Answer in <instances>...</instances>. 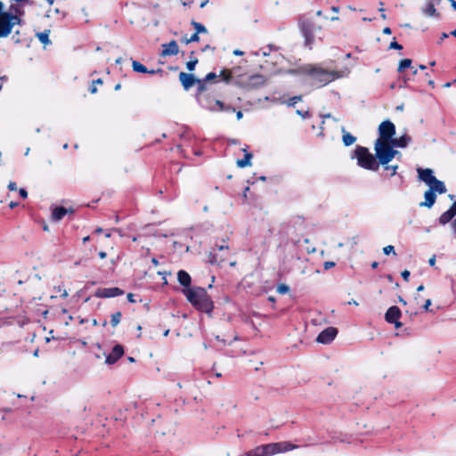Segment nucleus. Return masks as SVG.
Instances as JSON below:
<instances>
[{"mask_svg": "<svg viewBox=\"0 0 456 456\" xmlns=\"http://www.w3.org/2000/svg\"><path fill=\"white\" fill-rule=\"evenodd\" d=\"M395 134V126L390 120H385L379 126V138L374 144V150L379 152L382 159H387L394 153H399L398 151L391 149L389 143Z\"/></svg>", "mask_w": 456, "mask_h": 456, "instance_id": "f257e3e1", "label": "nucleus"}, {"mask_svg": "<svg viewBox=\"0 0 456 456\" xmlns=\"http://www.w3.org/2000/svg\"><path fill=\"white\" fill-rule=\"evenodd\" d=\"M187 300L198 311L210 314L214 309V303L207 290L201 287L183 289Z\"/></svg>", "mask_w": 456, "mask_h": 456, "instance_id": "f03ea898", "label": "nucleus"}, {"mask_svg": "<svg viewBox=\"0 0 456 456\" xmlns=\"http://www.w3.org/2000/svg\"><path fill=\"white\" fill-rule=\"evenodd\" d=\"M354 157L357 159V164L362 168L378 171L379 159L376 154L373 155L370 152L369 149L361 145H357L354 149Z\"/></svg>", "mask_w": 456, "mask_h": 456, "instance_id": "7ed1b4c3", "label": "nucleus"}, {"mask_svg": "<svg viewBox=\"0 0 456 456\" xmlns=\"http://www.w3.org/2000/svg\"><path fill=\"white\" fill-rule=\"evenodd\" d=\"M312 83L319 86H325L336 79L335 72L322 68L312 67L307 70Z\"/></svg>", "mask_w": 456, "mask_h": 456, "instance_id": "20e7f679", "label": "nucleus"}, {"mask_svg": "<svg viewBox=\"0 0 456 456\" xmlns=\"http://www.w3.org/2000/svg\"><path fill=\"white\" fill-rule=\"evenodd\" d=\"M4 8V5L0 1V38L7 37L12 33L13 27L17 25L13 20H18L11 13H5Z\"/></svg>", "mask_w": 456, "mask_h": 456, "instance_id": "39448f33", "label": "nucleus"}, {"mask_svg": "<svg viewBox=\"0 0 456 456\" xmlns=\"http://www.w3.org/2000/svg\"><path fill=\"white\" fill-rule=\"evenodd\" d=\"M279 444H267L256 446V448L247 452L245 456H272L278 453L281 449Z\"/></svg>", "mask_w": 456, "mask_h": 456, "instance_id": "423d86ee", "label": "nucleus"}, {"mask_svg": "<svg viewBox=\"0 0 456 456\" xmlns=\"http://www.w3.org/2000/svg\"><path fill=\"white\" fill-rule=\"evenodd\" d=\"M124 294V290L118 287L113 288H99L96 289L94 293V297L98 298H109V297H116L118 296H122Z\"/></svg>", "mask_w": 456, "mask_h": 456, "instance_id": "0eeeda50", "label": "nucleus"}, {"mask_svg": "<svg viewBox=\"0 0 456 456\" xmlns=\"http://www.w3.org/2000/svg\"><path fill=\"white\" fill-rule=\"evenodd\" d=\"M300 28L305 39L307 45H311L314 39V24L311 20H304L300 23Z\"/></svg>", "mask_w": 456, "mask_h": 456, "instance_id": "6e6552de", "label": "nucleus"}, {"mask_svg": "<svg viewBox=\"0 0 456 456\" xmlns=\"http://www.w3.org/2000/svg\"><path fill=\"white\" fill-rule=\"evenodd\" d=\"M338 334V330L335 327H328L320 332L316 341L322 344H329L334 340Z\"/></svg>", "mask_w": 456, "mask_h": 456, "instance_id": "1a4fd4ad", "label": "nucleus"}, {"mask_svg": "<svg viewBox=\"0 0 456 456\" xmlns=\"http://www.w3.org/2000/svg\"><path fill=\"white\" fill-rule=\"evenodd\" d=\"M396 154L397 153H394L393 155L389 156L387 159L384 160L382 159L379 152H376V157L379 159V167L381 165L383 166L386 171H390V176H394L398 169V165H389V162L393 160Z\"/></svg>", "mask_w": 456, "mask_h": 456, "instance_id": "9d476101", "label": "nucleus"}, {"mask_svg": "<svg viewBox=\"0 0 456 456\" xmlns=\"http://www.w3.org/2000/svg\"><path fill=\"white\" fill-rule=\"evenodd\" d=\"M124 354V346L122 345H116L113 346L111 352L106 356L105 362L108 364L116 363Z\"/></svg>", "mask_w": 456, "mask_h": 456, "instance_id": "9b49d317", "label": "nucleus"}, {"mask_svg": "<svg viewBox=\"0 0 456 456\" xmlns=\"http://www.w3.org/2000/svg\"><path fill=\"white\" fill-rule=\"evenodd\" d=\"M179 80L184 90H189L191 87L195 86L196 82H198V78L195 77L193 74H189L185 72H180Z\"/></svg>", "mask_w": 456, "mask_h": 456, "instance_id": "f8f14e48", "label": "nucleus"}, {"mask_svg": "<svg viewBox=\"0 0 456 456\" xmlns=\"http://www.w3.org/2000/svg\"><path fill=\"white\" fill-rule=\"evenodd\" d=\"M402 312L400 308L396 305H393L387 310L385 314V320L387 323H392L397 320H400Z\"/></svg>", "mask_w": 456, "mask_h": 456, "instance_id": "ddd939ff", "label": "nucleus"}, {"mask_svg": "<svg viewBox=\"0 0 456 456\" xmlns=\"http://www.w3.org/2000/svg\"><path fill=\"white\" fill-rule=\"evenodd\" d=\"M179 53V46L175 40H172L167 44L162 45L161 56L176 55Z\"/></svg>", "mask_w": 456, "mask_h": 456, "instance_id": "4468645a", "label": "nucleus"}, {"mask_svg": "<svg viewBox=\"0 0 456 456\" xmlns=\"http://www.w3.org/2000/svg\"><path fill=\"white\" fill-rule=\"evenodd\" d=\"M5 13H11L12 17H15L18 20H13L17 25L21 24V16L24 15L23 8L18 4H12L9 6L8 11Z\"/></svg>", "mask_w": 456, "mask_h": 456, "instance_id": "2eb2a0df", "label": "nucleus"}, {"mask_svg": "<svg viewBox=\"0 0 456 456\" xmlns=\"http://www.w3.org/2000/svg\"><path fill=\"white\" fill-rule=\"evenodd\" d=\"M417 172H418L419 179L423 181L427 185H428L433 181V179L436 177L433 175V170L430 168H420L419 167L417 169Z\"/></svg>", "mask_w": 456, "mask_h": 456, "instance_id": "dca6fc26", "label": "nucleus"}, {"mask_svg": "<svg viewBox=\"0 0 456 456\" xmlns=\"http://www.w3.org/2000/svg\"><path fill=\"white\" fill-rule=\"evenodd\" d=\"M428 190L438 194H444L447 191L444 183L438 180L436 177H435L433 181L428 184Z\"/></svg>", "mask_w": 456, "mask_h": 456, "instance_id": "f3484780", "label": "nucleus"}, {"mask_svg": "<svg viewBox=\"0 0 456 456\" xmlns=\"http://www.w3.org/2000/svg\"><path fill=\"white\" fill-rule=\"evenodd\" d=\"M425 200L419 203V207H425L430 208L434 206L436 200V193L428 190L424 193Z\"/></svg>", "mask_w": 456, "mask_h": 456, "instance_id": "a211bd4d", "label": "nucleus"}, {"mask_svg": "<svg viewBox=\"0 0 456 456\" xmlns=\"http://www.w3.org/2000/svg\"><path fill=\"white\" fill-rule=\"evenodd\" d=\"M74 210L72 208L68 209L64 207H56L53 209L52 219L53 221H60L64 217L65 215L68 213L72 214Z\"/></svg>", "mask_w": 456, "mask_h": 456, "instance_id": "6ab92c4d", "label": "nucleus"}, {"mask_svg": "<svg viewBox=\"0 0 456 456\" xmlns=\"http://www.w3.org/2000/svg\"><path fill=\"white\" fill-rule=\"evenodd\" d=\"M177 280L179 283L184 287L183 289H191V278L186 271L180 270L177 273Z\"/></svg>", "mask_w": 456, "mask_h": 456, "instance_id": "aec40b11", "label": "nucleus"}, {"mask_svg": "<svg viewBox=\"0 0 456 456\" xmlns=\"http://www.w3.org/2000/svg\"><path fill=\"white\" fill-rule=\"evenodd\" d=\"M411 140V139L409 135L403 134L399 138H393L389 143H391V149H394L395 147L404 148L408 145Z\"/></svg>", "mask_w": 456, "mask_h": 456, "instance_id": "412c9836", "label": "nucleus"}, {"mask_svg": "<svg viewBox=\"0 0 456 456\" xmlns=\"http://www.w3.org/2000/svg\"><path fill=\"white\" fill-rule=\"evenodd\" d=\"M267 79L261 74H256L249 77L248 83L254 87H260L266 84Z\"/></svg>", "mask_w": 456, "mask_h": 456, "instance_id": "4be33fe9", "label": "nucleus"}, {"mask_svg": "<svg viewBox=\"0 0 456 456\" xmlns=\"http://www.w3.org/2000/svg\"><path fill=\"white\" fill-rule=\"evenodd\" d=\"M455 215L450 210L444 212L438 218V222L441 225H445L448 223H452L454 219Z\"/></svg>", "mask_w": 456, "mask_h": 456, "instance_id": "5701e85b", "label": "nucleus"}, {"mask_svg": "<svg viewBox=\"0 0 456 456\" xmlns=\"http://www.w3.org/2000/svg\"><path fill=\"white\" fill-rule=\"evenodd\" d=\"M252 157H253L252 153L246 151L244 158L237 160V162H236L237 166L240 168H243L246 167H250Z\"/></svg>", "mask_w": 456, "mask_h": 456, "instance_id": "b1692460", "label": "nucleus"}, {"mask_svg": "<svg viewBox=\"0 0 456 456\" xmlns=\"http://www.w3.org/2000/svg\"><path fill=\"white\" fill-rule=\"evenodd\" d=\"M411 59H403L400 61L399 62V66H398V69H397V71L399 73H402L405 69L407 68H411L413 70H412V74L415 75L417 74V69H413V67H411Z\"/></svg>", "mask_w": 456, "mask_h": 456, "instance_id": "393cba45", "label": "nucleus"}, {"mask_svg": "<svg viewBox=\"0 0 456 456\" xmlns=\"http://www.w3.org/2000/svg\"><path fill=\"white\" fill-rule=\"evenodd\" d=\"M342 132H343L342 142L345 146H350L355 142V141H356L355 136H354L353 134H351L348 132H346L344 128L342 129Z\"/></svg>", "mask_w": 456, "mask_h": 456, "instance_id": "a878e982", "label": "nucleus"}, {"mask_svg": "<svg viewBox=\"0 0 456 456\" xmlns=\"http://www.w3.org/2000/svg\"><path fill=\"white\" fill-rule=\"evenodd\" d=\"M208 108L211 110H217V111H227L230 110V107H225L224 102L219 100H216L214 102V105L209 106Z\"/></svg>", "mask_w": 456, "mask_h": 456, "instance_id": "bb28decb", "label": "nucleus"}, {"mask_svg": "<svg viewBox=\"0 0 456 456\" xmlns=\"http://www.w3.org/2000/svg\"><path fill=\"white\" fill-rule=\"evenodd\" d=\"M424 12L428 16H435L436 18L440 17V13L436 11L434 4L429 3L427 7L424 9Z\"/></svg>", "mask_w": 456, "mask_h": 456, "instance_id": "cd10ccee", "label": "nucleus"}, {"mask_svg": "<svg viewBox=\"0 0 456 456\" xmlns=\"http://www.w3.org/2000/svg\"><path fill=\"white\" fill-rule=\"evenodd\" d=\"M132 68L134 72H138V73L148 72V69L143 64H142L141 62H139L137 61H133Z\"/></svg>", "mask_w": 456, "mask_h": 456, "instance_id": "c85d7f7f", "label": "nucleus"}, {"mask_svg": "<svg viewBox=\"0 0 456 456\" xmlns=\"http://www.w3.org/2000/svg\"><path fill=\"white\" fill-rule=\"evenodd\" d=\"M122 313L118 311L110 315V325L115 328L121 321Z\"/></svg>", "mask_w": 456, "mask_h": 456, "instance_id": "c756f323", "label": "nucleus"}, {"mask_svg": "<svg viewBox=\"0 0 456 456\" xmlns=\"http://www.w3.org/2000/svg\"><path fill=\"white\" fill-rule=\"evenodd\" d=\"M219 77H222V79L224 81H225L226 83H229L232 77V70L231 69H224L221 72H220V75Z\"/></svg>", "mask_w": 456, "mask_h": 456, "instance_id": "7c9ffc66", "label": "nucleus"}, {"mask_svg": "<svg viewBox=\"0 0 456 456\" xmlns=\"http://www.w3.org/2000/svg\"><path fill=\"white\" fill-rule=\"evenodd\" d=\"M197 86V94H201L203 92L207 90V82L203 79L198 78V82L195 84Z\"/></svg>", "mask_w": 456, "mask_h": 456, "instance_id": "2f4dec72", "label": "nucleus"}, {"mask_svg": "<svg viewBox=\"0 0 456 456\" xmlns=\"http://www.w3.org/2000/svg\"><path fill=\"white\" fill-rule=\"evenodd\" d=\"M103 81L102 78H97L95 80H93L90 86H89V92L91 94H96L97 93V85H102Z\"/></svg>", "mask_w": 456, "mask_h": 456, "instance_id": "473e14b6", "label": "nucleus"}, {"mask_svg": "<svg viewBox=\"0 0 456 456\" xmlns=\"http://www.w3.org/2000/svg\"><path fill=\"white\" fill-rule=\"evenodd\" d=\"M191 25L194 27L195 33H197V34L206 33L207 32L206 27L203 24L200 23V22L192 20L191 21Z\"/></svg>", "mask_w": 456, "mask_h": 456, "instance_id": "72a5a7b5", "label": "nucleus"}, {"mask_svg": "<svg viewBox=\"0 0 456 456\" xmlns=\"http://www.w3.org/2000/svg\"><path fill=\"white\" fill-rule=\"evenodd\" d=\"M279 444H281V451L278 452H288V451H290V450H293L295 449L297 446L294 445V444H291L290 443H288V442H283V443H278Z\"/></svg>", "mask_w": 456, "mask_h": 456, "instance_id": "f704fd0d", "label": "nucleus"}, {"mask_svg": "<svg viewBox=\"0 0 456 456\" xmlns=\"http://www.w3.org/2000/svg\"><path fill=\"white\" fill-rule=\"evenodd\" d=\"M224 259L218 257V254L217 253L211 254L210 263L212 265H222L224 264Z\"/></svg>", "mask_w": 456, "mask_h": 456, "instance_id": "c9c22d12", "label": "nucleus"}, {"mask_svg": "<svg viewBox=\"0 0 456 456\" xmlns=\"http://www.w3.org/2000/svg\"><path fill=\"white\" fill-rule=\"evenodd\" d=\"M37 38L44 45H47L48 43H50L48 33L45 32V31L38 33L37 34Z\"/></svg>", "mask_w": 456, "mask_h": 456, "instance_id": "e433bc0d", "label": "nucleus"}, {"mask_svg": "<svg viewBox=\"0 0 456 456\" xmlns=\"http://www.w3.org/2000/svg\"><path fill=\"white\" fill-rule=\"evenodd\" d=\"M218 76L215 72H209L207 74V76L203 78L205 82H216Z\"/></svg>", "mask_w": 456, "mask_h": 456, "instance_id": "4c0bfd02", "label": "nucleus"}, {"mask_svg": "<svg viewBox=\"0 0 456 456\" xmlns=\"http://www.w3.org/2000/svg\"><path fill=\"white\" fill-rule=\"evenodd\" d=\"M302 101V95H296L289 99L288 106H295L296 103Z\"/></svg>", "mask_w": 456, "mask_h": 456, "instance_id": "58836bf2", "label": "nucleus"}, {"mask_svg": "<svg viewBox=\"0 0 456 456\" xmlns=\"http://www.w3.org/2000/svg\"><path fill=\"white\" fill-rule=\"evenodd\" d=\"M198 59L197 58H194L193 60H191L189 61L187 63H186V68L189 71H193L195 69V67L198 63Z\"/></svg>", "mask_w": 456, "mask_h": 456, "instance_id": "ea45409f", "label": "nucleus"}, {"mask_svg": "<svg viewBox=\"0 0 456 456\" xmlns=\"http://www.w3.org/2000/svg\"><path fill=\"white\" fill-rule=\"evenodd\" d=\"M54 290L57 293H59L60 297H61L65 298L69 296L67 290L62 286L54 287Z\"/></svg>", "mask_w": 456, "mask_h": 456, "instance_id": "a19ab883", "label": "nucleus"}, {"mask_svg": "<svg viewBox=\"0 0 456 456\" xmlns=\"http://www.w3.org/2000/svg\"><path fill=\"white\" fill-rule=\"evenodd\" d=\"M289 291V287L284 283L278 285L277 292L280 294H286Z\"/></svg>", "mask_w": 456, "mask_h": 456, "instance_id": "79ce46f5", "label": "nucleus"}, {"mask_svg": "<svg viewBox=\"0 0 456 456\" xmlns=\"http://www.w3.org/2000/svg\"><path fill=\"white\" fill-rule=\"evenodd\" d=\"M383 252L386 255H389V254L393 253L395 256H396V253L395 251V247L392 246V245H388V246L384 247L383 248Z\"/></svg>", "mask_w": 456, "mask_h": 456, "instance_id": "37998d69", "label": "nucleus"}, {"mask_svg": "<svg viewBox=\"0 0 456 456\" xmlns=\"http://www.w3.org/2000/svg\"><path fill=\"white\" fill-rule=\"evenodd\" d=\"M389 49L402 50L403 45L397 43L395 40H394L390 43Z\"/></svg>", "mask_w": 456, "mask_h": 456, "instance_id": "c03bdc74", "label": "nucleus"}, {"mask_svg": "<svg viewBox=\"0 0 456 456\" xmlns=\"http://www.w3.org/2000/svg\"><path fill=\"white\" fill-rule=\"evenodd\" d=\"M431 305V299H427L425 301V304L423 305V308L426 312H432V310L429 309V306Z\"/></svg>", "mask_w": 456, "mask_h": 456, "instance_id": "a18cd8bd", "label": "nucleus"}, {"mask_svg": "<svg viewBox=\"0 0 456 456\" xmlns=\"http://www.w3.org/2000/svg\"><path fill=\"white\" fill-rule=\"evenodd\" d=\"M200 40V37H199V34L197 33H193L190 37H189V41H191V43L192 42H198Z\"/></svg>", "mask_w": 456, "mask_h": 456, "instance_id": "49530a36", "label": "nucleus"}, {"mask_svg": "<svg viewBox=\"0 0 456 456\" xmlns=\"http://www.w3.org/2000/svg\"><path fill=\"white\" fill-rule=\"evenodd\" d=\"M402 277L403 278V280L405 281H409V277H410V272L408 270H404L401 273Z\"/></svg>", "mask_w": 456, "mask_h": 456, "instance_id": "de8ad7c7", "label": "nucleus"}, {"mask_svg": "<svg viewBox=\"0 0 456 456\" xmlns=\"http://www.w3.org/2000/svg\"><path fill=\"white\" fill-rule=\"evenodd\" d=\"M297 114L301 116L304 118H306V117H309V111L308 110L303 111V110H297Z\"/></svg>", "mask_w": 456, "mask_h": 456, "instance_id": "09e8293b", "label": "nucleus"}, {"mask_svg": "<svg viewBox=\"0 0 456 456\" xmlns=\"http://www.w3.org/2000/svg\"><path fill=\"white\" fill-rule=\"evenodd\" d=\"M8 189L10 191H16L17 190V184L15 182H10L8 184Z\"/></svg>", "mask_w": 456, "mask_h": 456, "instance_id": "8fccbe9b", "label": "nucleus"}, {"mask_svg": "<svg viewBox=\"0 0 456 456\" xmlns=\"http://www.w3.org/2000/svg\"><path fill=\"white\" fill-rule=\"evenodd\" d=\"M452 232L454 235H456V218L450 224Z\"/></svg>", "mask_w": 456, "mask_h": 456, "instance_id": "3c124183", "label": "nucleus"}, {"mask_svg": "<svg viewBox=\"0 0 456 456\" xmlns=\"http://www.w3.org/2000/svg\"><path fill=\"white\" fill-rule=\"evenodd\" d=\"M19 193H20V197H22L23 199H26L28 197V192L23 188L19 190Z\"/></svg>", "mask_w": 456, "mask_h": 456, "instance_id": "603ef678", "label": "nucleus"}, {"mask_svg": "<svg viewBox=\"0 0 456 456\" xmlns=\"http://www.w3.org/2000/svg\"><path fill=\"white\" fill-rule=\"evenodd\" d=\"M334 265H335V263H334V262H330V261L325 262V263H324V269H325V270H328V269H330V268L333 267Z\"/></svg>", "mask_w": 456, "mask_h": 456, "instance_id": "864d4df0", "label": "nucleus"}, {"mask_svg": "<svg viewBox=\"0 0 456 456\" xmlns=\"http://www.w3.org/2000/svg\"><path fill=\"white\" fill-rule=\"evenodd\" d=\"M449 35L445 32H443L440 37V40L438 44H441L444 39L448 38Z\"/></svg>", "mask_w": 456, "mask_h": 456, "instance_id": "5fc2aeb1", "label": "nucleus"}, {"mask_svg": "<svg viewBox=\"0 0 456 456\" xmlns=\"http://www.w3.org/2000/svg\"><path fill=\"white\" fill-rule=\"evenodd\" d=\"M391 324L395 325V329H400L403 326V323L400 322V320L395 321V322H392Z\"/></svg>", "mask_w": 456, "mask_h": 456, "instance_id": "6e6d98bb", "label": "nucleus"}, {"mask_svg": "<svg viewBox=\"0 0 456 456\" xmlns=\"http://www.w3.org/2000/svg\"><path fill=\"white\" fill-rule=\"evenodd\" d=\"M163 70L161 69H148V72L149 74H157V73H162Z\"/></svg>", "mask_w": 456, "mask_h": 456, "instance_id": "4d7b16f0", "label": "nucleus"}, {"mask_svg": "<svg viewBox=\"0 0 456 456\" xmlns=\"http://www.w3.org/2000/svg\"><path fill=\"white\" fill-rule=\"evenodd\" d=\"M449 209L456 216V200L452 204Z\"/></svg>", "mask_w": 456, "mask_h": 456, "instance_id": "13d9d810", "label": "nucleus"}, {"mask_svg": "<svg viewBox=\"0 0 456 456\" xmlns=\"http://www.w3.org/2000/svg\"><path fill=\"white\" fill-rule=\"evenodd\" d=\"M216 247L217 248V249H218L219 251H222V250H224V249H226V250H228V249H229V247H228L227 245H220V246L216 245Z\"/></svg>", "mask_w": 456, "mask_h": 456, "instance_id": "bf43d9fd", "label": "nucleus"}, {"mask_svg": "<svg viewBox=\"0 0 456 456\" xmlns=\"http://www.w3.org/2000/svg\"><path fill=\"white\" fill-rule=\"evenodd\" d=\"M182 43L185 44V45H188L191 43V41H189V37H187V36L185 35L184 37H182L181 39Z\"/></svg>", "mask_w": 456, "mask_h": 456, "instance_id": "052dcab7", "label": "nucleus"}, {"mask_svg": "<svg viewBox=\"0 0 456 456\" xmlns=\"http://www.w3.org/2000/svg\"><path fill=\"white\" fill-rule=\"evenodd\" d=\"M383 33L386 35H390L392 33V30L389 27H386L383 28Z\"/></svg>", "mask_w": 456, "mask_h": 456, "instance_id": "680f3d73", "label": "nucleus"}, {"mask_svg": "<svg viewBox=\"0 0 456 456\" xmlns=\"http://www.w3.org/2000/svg\"><path fill=\"white\" fill-rule=\"evenodd\" d=\"M232 53L236 56H241L244 54V53L239 49L234 50Z\"/></svg>", "mask_w": 456, "mask_h": 456, "instance_id": "e2e57ef3", "label": "nucleus"}, {"mask_svg": "<svg viewBox=\"0 0 456 456\" xmlns=\"http://www.w3.org/2000/svg\"><path fill=\"white\" fill-rule=\"evenodd\" d=\"M127 299H128V301H129V302L134 303V294H132V293H128V294H127Z\"/></svg>", "mask_w": 456, "mask_h": 456, "instance_id": "0e129e2a", "label": "nucleus"}, {"mask_svg": "<svg viewBox=\"0 0 456 456\" xmlns=\"http://www.w3.org/2000/svg\"><path fill=\"white\" fill-rule=\"evenodd\" d=\"M428 263H429V265H430L431 266L435 265V264H436V256H433L429 259Z\"/></svg>", "mask_w": 456, "mask_h": 456, "instance_id": "69168bd1", "label": "nucleus"}, {"mask_svg": "<svg viewBox=\"0 0 456 456\" xmlns=\"http://www.w3.org/2000/svg\"><path fill=\"white\" fill-rule=\"evenodd\" d=\"M99 256H100L101 259H104V258H106L107 254L104 251H100L99 252Z\"/></svg>", "mask_w": 456, "mask_h": 456, "instance_id": "338daca9", "label": "nucleus"}, {"mask_svg": "<svg viewBox=\"0 0 456 456\" xmlns=\"http://www.w3.org/2000/svg\"><path fill=\"white\" fill-rule=\"evenodd\" d=\"M449 2L451 3V5L453 8V10L456 11V1L455 0H450Z\"/></svg>", "mask_w": 456, "mask_h": 456, "instance_id": "774afa93", "label": "nucleus"}]
</instances>
